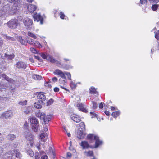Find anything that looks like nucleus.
Segmentation results:
<instances>
[{
	"mask_svg": "<svg viewBox=\"0 0 159 159\" xmlns=\"http://www.w3.org/2000/svg\"><path fill=\"white\" fill-rule=\"evenodd\" d=\"M18 5V4L17 5L16 3H14L12 7L10 8L9 4L5 5L0 11V17L6 14H13L19 9Z\"/></svg>",
	"mask_w": 159,
	"mask_h": 159,
	"instance_id": "obj_1",
	"label": "nucleus"
},
{
	"mask_svg": "<svg viewBox=\"0 0 159 159\" xmlns=\"http://www.w3.org/2000/svg\"><path fill=\"white\" fill-rule=\"evenodd\" d=\"M37 98L38 102L35 103L34 106L38 109L40 108L41 105L45 104L47 102L46 97L43 93L40 92L37 93Z\"/></svg>",
	"mask_w": 159,
	"mask_h": 159,
	"instance_id": "obj_2",
	"label": "nucleus"
},
{
	"mask_svg": "<svg viewBox=\"0 0 159 159\" xmlns=\"http://www.w3.org/2000/svg\"><path fill=\"white\" fill-rule=\"evenodd\" d=\"M87 139L90 143L95 141V145L92 148H96L102 144V141L100 140L98 136L93 134H89L87 136Z\"/></svg>",
	"mask_w": 159,
	"mask_h": 159,
	"instance_id": "obj_3",
	"label": "nucleus"
},
{
	"mask_svg": "<svg viewBox=\"0 0 159 159\" xmlns=\"http://www.w3.org/2000/svg\"><path fill=\"white\" fill-rule=\"evenodd\" d=\"M36 116L38 118H40L41 119L43 120L44 123L45 124H48V122L50 121L52 118V116L50 115L46 116L45 113L44 112H41L38 111L36 113Z\"/></svg>",
	"mask_w": 159,
	"mask_h": 159,
	"instance_id": "obj_4",
	"label": "nucleus"
},
{
	"mask_svg": "<svg viewBox=\"0 0 159 159\" xmlns=\"http://www.w3.org/2000/svg\"><path fill=\"white\" fill-rule=\"evenodd\" d=\"M23 22L26 29L29 30L34 29L33 27V21L31 19L28 18H25L23 19Z\"/></svg>",
	"mask_w": 159,
	"mask_h": 159,
	"instance_id": "obj_5",
	"label": "nucleus"
},
{
	"mask_svg": "<svg viewBox=\"0 0 159 159\" xmlns=\"http://www.w3.org/2000/svg\"><path fill=\"white\" fill-rule=\"evenodd\" d=\"M5 155L7 156L9 155L8 157H10L15 155L16 157L20 158L21 156L19 150L17 149H14L12 151H9L7 153H6Z\"/></svg>",
	"mask_w": 159,
	"mask_h": 159,
	"instance_id": "obj_6",
	"label": "nucleus"
},
{
	"mask_svg": "<svg viewBox=\"0 0 159 159\" xmlns=\"http://www.w3.org/2000/svg\"><path fill=\"white\" fill-rule=\"evenodd\" d=\"M18 21L16 19L11 20L7 24L8 26L11 28L15 29L16 28L18 24Z\"/></svg>",
	"mask_w": 159,
	"mask_h": 159,
	"instance_id": "obj_7",
	"label": "nucleus"
},
{
	"mask_svg": "<svg viewBox=\"0 0 159 159\" xmlns=\"http://www.w3.org/2000/svg\"><path fill=\"white\" fill-rule=\"evenodd\" d=\"M13 112L11 110H9L3 113L1 116L2 117L5 119H10L13 116Z\"/></svg>",
	"mask_w": 159,
	"mask_h": 159,
	"instance_id": "obj_8",
	"label": "nucleus"
},
{
	"mask_svg": "<svg viewBox=\"0 0 159 159\" xmlns=\"http://www.w3.org/2000/svg\"><path fill=\"white\" fill-rule=\"evenodd\" d=\"M33 16L35 21L36 20L37 22L40 21V24H43V18L39 13H36L34 14Z\"/></svg>",
	"mask_w": 159,
	"mask_h": 159,
	"instance_id": "obj_9",
	"label": "nucleus"
},
{
	"mask_svg": "<svg viewBox=\"0 0 159 159\" xmlns=\"http://www.w3.org/2000/svg\"><path fill=\"white\" fill-rule=\"evenodd\" d=\"M34 136L30 133H28L26 135L25 137L26 139L30 142V144L32 147L34 144Z\"/></svg>",
	"mask_w": 159,
	"mask_h": 159,
	"instance_id": "obj_10",
	"label": "nucleus"
},
{
	"mask_svg": "<svg viewBox=\"0 0 159 159\" xmlns=\"http://www.w3.org/2000/svg\"><path fill=\"white\" fill-rule=\"evenodd\" d=\"M65 72H63L62 71L57 69H56L54 72L53 73L56 75H58L60 78H65Z\"/></svg>",
	"mask_w": 159,
	"mask_h": 159,
	"instance_id": "obj_11",
	"label": "nucleus"
},
{
	"mask_svg": "<svg viewBox=\"0 0 159 159\" xmlns=\"http://www.w3.org/2000/svg\"><path fill=\"white\" fill-rule=\"evenodd\" d=\"M70 117L76 123L79 122L81 121L80 119L79 116L75 114L71 115Z\"/></svg>",
	"mask_w": 159,
	"mask_h": 159,
	"instance_id": "obj_12",
	"label": "nucleus"
},
{
	"mask_svg": "<svg viewBox=\"0 0 159 159\" xmlns=\"http://www.w3.org/2000/svg\"><path fill=\"white\" fill-rule=\"evenodd\" d=\"M80 145L82 147L83 149H88L90 147L88 142L85 141H82Z\"/></svg>",
	"mask_w": 159,
	"mask_h": 159,
	"instance_id": "obj_13",
	"label": "nucleus"
},
{
	"mask_svg": "<svg viewBox=\"0 0 159 159\" xmlns=\"http://www.w3.org/2000/svg\"><path fill=\"white\" fill-rule=\"evenodd\" d=\"M48 60H49L52 63L56 64L57 65L60 64V62L54 59L52 56L48 55Z\"/></svg>",
	"mask_w": 159,
	"mask_h": 159,
	"instance_id": "obj_14",
	"label": "nucleus"
},
{
	"mask_svg": "<svg viewBox=\"0 0 159 159\" xmlns=\"http://www.w3.org/2000/svg\"><path fill=\"white\" fill-rule=\"evenodd\" d=\"M47 134L46 133H42L40 135L39 140L42 142H45L47 140Z\"/></svg>",
	"mask_w": 159,
	"mask_h": 159,
	"instance_id": "obj_15",
	"label": "nucleus"
},
{
	"mask_svg": "<svg viewBox=\"0 0 159 159\" xmlns=\"http://www.w3.org/2000/svg\"><path fill=\"white\" fill-rule=\"evenodd\" d=\"M84 105L82 103H78L76 106L79 110L85 113H87V110L84 107Z\"/></svg>",
	"mask_w": 159,
	"mask_h": 159,
	"instance_id": "obj_16",
	"label": "nucleus"
},
{
	"mask_svg": "<svg viewBox=\"0 0 159 159\" xmlns=\"http://www.w3.org/2000/svg\"><path fill=\"white\" fill-rule=\"evenodd\" d=\"M37 8L36 6L33 4H29L28 6L29 11L31 13H33Z\"/></svg>",
	"mask_w": 159,
	"mask_h": 159,
	"instance_id": "obj_17",
	"label": "nucleus"
},
{
	"mask_svg": "<svg viewBox=\"0 0 159 159\" xmlns=\"http://www.w3.org/2000/svg\"><path fill=\"white\" fill-rule=\"evenodd\" d=\"M84 130H82L79 129L77 132V137L81 139L84 138L85 136V134L83 133V131Z\"/></svg>",
	"mask_w": 159,
	"mask_h": 159,
	"instance_id": "obj_18",
	"label": "nucleus"
},
{
	"mask_svg": "<svg viewBox=\"0 0 159 159\" xmlns=\"http://www.w3.org/2000/svg\"><path fill=\"white\" fill-rule=\"evenodd\" d=\"M2 77L4 78L5 80L8 81L9 83L13 84L14 83L15 81L11 78H9L5 74H3L2 75Z\"/></svg>",
	"mask_w": 159,
	"mask_h": 159,
	"instance_id": "obj_19",
	"label": "nucleus"
},
{
	"mask_svg": "<svg viewBox=\"0 0 159 159\" xmlns=\"http://www.w3.org/2000/svg\"><path fill=\"white\" fill-rule=\"evenodd\" d=\"M16 66L19 68H22L25 69L26 67V65L23 62H18L16 64Z\"/></svg>",
	"mask_w": 159,
	"mask_h": 159,
	"instance_id": "obj_20",
	"label": "nucleus"
},
{
	"mask_svg": "<svg viewBox=\"0 0 159 159\" xmlns=\"http://www.w3.org/2000/svg\"><path fill=\"white\" fill-rule=\"evenodd\" d=\"M30 122L31 123L35 125L39 124V121L35 117H32L30 119Z\"/></svg>",
	"mask_w": 159,
	"mask_h": 159,
	"instance_id": "obj_21",
	"label": "nucleus"
},
{
	"mask_svg": "<svg viewBox=\"0 0 159 159\" xmlns=\"http://www.w3.org/2000/svg\"><path fill=\"white\" fill-rule=\"evenodd\" d=\"M16 138V136L13 134H9L7 136V138L8 140L12 141L14 140Z\"/></svg>",
	"mask_w": 159,
	"mask_h": 159,
	"instance_id": "obj_22",
	"label": "nucleus"
},
{
	"mask_svg": "<svg viewBox=\"0 0 159 159\" xmlns=\"http://www.w3.org/2000/svg\"><path fill=\"white\" fill-rule=\"evenodd\" d=\"M59 83L60 84L63 85H65L66 83V78H60L59 80Z\"/></svg>",
	"mask_w": 159,
	"mask_h": 159,
	"instance_id": "obj_23",
	"label": "nucleus"
},
{
	"mask_svg": "<svg viewBox=\"0 0 159 159\" xmlns=\"http://www.w3.org/2000/svg\"><path fill=\"white\" fill-rule=\"evenodd\" d=\"M19 40L21 43L23 45H26L27 42L25 40L22 39L21 36H19Z\"/></svg>",
	"mask_w": 159,
	"mask_h": 159,
	"instance_id": "obj_24",
	"label": "nucleus"
},
{
	"mask_svg": "<svg viewBox=\"0 0 159 159\" xmlns=\"http://www.w3.org/2000/svg\"><path fill=\"white\" fill-rule=\"evenodd\" d=\"M39 126V124L33 125L32 128V130L34 132H37L38 131Z\"/></svg>",
	"mask_w": 159,
	"mask_h": 159,
	"instance_id": "obj_25",
	"label": "nucleus"
},
{
	"mask_svg": "<svg viewBox=\"0 0 159 159\" xmlns=\"http://www.w3.org/2000/svg\"><path fill=\"white\" fill-rule=\"evenodd\" d=\"M120 114V112L118 111L112 113V116L114 118H116Z\"/></svg>",
	"mask_w": 159,
	"mask_h": 159,
	"instance_id": "obj_26",
	"label": "nucleus"
},
{
	"mask_svg": "<svg viewBox=\"0 0 159 159\" xmlns=\"http://www.w3.org/2000/svg\"><path fill=\"white\" fill-rule=\"evenodd\" d=\"M10 3H12L14 2V3H16L17 5L18 4V7L19 8H20L19 7L20 5V0H7Z\"/></svg>",
	"mask_w": 159,
	"mask_h": 159,
	"instance_id": "obj_27",
	"label": "nucleus"
},
{
	"mask_svg": "<svg viewBox=\"0 0 159 159\" xmlns=\"http://www.w3.org/2000/svg\"><path fill=\"white\" fill-rule=\"evenodd\" d=\"M27 35L28 36L31 37L34 39H36L37 38V36L34 33L30 31L28 32Z\"/></svg>",
	"mask_w": 159,
	"mask_h": 159,
	"instance_id": "obj_28",
	"label": "nucleus"
},
{
	"mask_svg": "<svg viewBox=\"0 0 159 159\" xmlns=\"http://www.w3.org/2000/svg\"><path fill=\"white\" fill-rule=\"evenodd\" d=\"M80 126V127L79 128V129H81V130H85V125L84 124V122H81L80 124H79Z\"/></svg>",
	"mask_w": 159,
	"mask_h": 159,
	"instance_id": "obj_29",
	"label": "nucleus"
},
{
	"mask_svg": "<svg viewBox=\"0 0 159 159\" xmlns=\"http://www.w3.org/2000/svg\"><path fill=\"white\" fill-rule=\"evenodd\" d=\"M58 15L61 19H66L65 17H66V16L64 14V13L62 11H60Z\"/></svg>",
	"mask_w": 159,
	"mask_h": 159,
	"instance_id": "obj_30",
	"label": "nucleus"
},
{
	"mask_svg": "<svg viewBox=\"0 0 159 159\" xmlns=\"http://www.w3.org/2000/svg\"><path fill=\"white\" fill-rule=\"evenodd\" d=\"M84 154L86 156H93V151H89L88 152H85Z\"/></svg>",
	"mask_w": 159,
	"mask_h": 159,
	"instance_id": "obj_31",
	"label": "nucleus"
},
{
	"mask_svg": "<svg viewBox=\"0 0 159 159\" xmlns=\"http://www.w3.org/2000/svg\"><path fill=\"white\" fill-rule=\"evenodd\" d=\"M26 42L28 43L31 45H33L34 43L33 39L30 38H27Z\"/></svg>",
	"mask_w": 159,
	"mask_h": 159,
	"instance_id": "obj_32",
	"label": "nucleus"
},
{
	"mask_svg": "<svg viewBox=\"0 0 159 159\" xmlns=\"http://www.w3.org/2000/svg\"><path fill=\"white\" fill-rule=\"evenodd\" d=\"M147 2V0H140L139 5L140 6H142V5H145L146 4Z\"/></svg>",
	"mask_w": 159,
	"mask_h": 159,
	"instance_id": "obj_33",
	"label": "nucleus"
},
{
	"mask_svg": "<svg viewBox=\"0 0 159 159\" xmlns=\"http://www.w3.org/2000/svg\"><path fill=\"white\" fill-rule=\"evenodd\" d=\"M33 45L34 46L37 47L39 48H41L42 47V45L40 44V43L38 41H35L34 44Z\"/></svg>",
	"mask_w": 159,
	"mask_h": 159,
	"instance_id": "obj_34",
	"label": "nucleus"
},
{
	"mask_svg": "<svg viewBox=\"0 0 159 159\" xmlns=\"http://www.w3.org/2000/svg\"><path fill=\"white\" fill-rule=\"evenodd\" d=\"M159 7V5L158 4L152 5L151 7L152 9L154 11H156Z\"/></svg>",
	"mask_w": 159,
	"mask_h": 159,
	"instance_id": "obj_35",
	"label": "nucleus"
},
{
	"mask_svg": "<svg viewBox=\"0 0 159 159\" xmlns=\"http://www.w3.org/2000/svg\"><path fill=\"white\" fill-rule=\"evenodd\" d=\"M89 91V93L91 94H96V89L93 87H91Z\"/></svg>",
	"mask_w": 159,
	"mask_h": 159,
	"instance_id": "obj_36",
	"label": "nucleus"
},
{
	"mask_svg": "<svg viewBox=\"0 0 159 159\" xmlns=\"http://www.w3.org/2000/svg\"><path fill=\"white\" fill-rule=\"evenodd\" d=\"M27 151L28 153L29 154V155L31 157H33L34 155V153L33 151L30 149L27 150V149H25Z\"/></svg>",
	"mask_w": 159,
	"mask_h": 159,
	"instance_id": "obj_37",
	"label": "nucleus"
},
{
	"mask_svg": "<svg viewBox=\"0 0 159 159\" xmlns=\"http://www.w3.org/2000/svg\"><path fill=\"white\" fill-rule=\"evenodd\" d=\"M5 56L8 59H12L13 58H14V56L13 54H11V55H7L6 54H5Z\"/></svg>",
	"mask_w": 159,
	"mask_h": 159,
	"instance_id": "obj_38",
	"label": "nucleus"
},
{
	"mask_svg": "<svg viewBox=\"0 0 159 159\" xmlns=\"http://www.w3.org/2000/svg\"><path fill=\"white\" fill-rule=\"evenodd\" d=\"M92 108L93 109H96L98 107V104L97 103L95 102H92Z\"/></svg>",
	"mask_w": 159,
	"mask_h": 159,
	"instance_id": "obj_39",
	"label": "nucleus"
},
{
	"mask_svg": "<svg viewBox=\"0 0 159 159\" xmlns=\"http://www.w3.org/2000/svg\"><path fill=\"white\" fill-rule=\"evenodd\" d=\"M64 68L68 70L70 69L73 68V66L71 65L66 64Z\"/></svg>",
	"mask_w": 159,
	"mask_h": 159,
	"instance_id": "obj_40",
	"label": "nucleus"
},
{
	"mask_svg": "<svg viewBox=\"0 0 159 159\" xmlns=\"http://www.w3.org/2000/svg\"><path fill=\"white\" fill-rule=\"evenodd\" d=\"M33 77L35 79L40 80L42 79V77L39 75H33Z\"/></svg>",
	"mask_w": 159,
	"mask_h": 159,
	"instance_id": "obj_41",
	"label": "nucleus"
},
{
	"mask_svg": "<svg viewBox=\"0 0 159 159\" xmlns=\"http://www.w3.org/2000/svg\"><path fill=\"white\" fill-rule=\"evenodd\" d=\"M40 144L39 143H37L36 145V148H37V149L39 151L40 153L43 154V152L44 153V152L40 151V150L41 149V148H40Z\"/></svg>",
	"mask_w": 159,
	"mask_h": 159,
	"instance_id": "obj_42",
	"label": "nucleus"
},
{
	"mask_svg": "<svg viewBox=\"0 0 159 159\" xmlns=\"http://www.w3.org/2000/svg\"><path fill=\"white\" fill-rule=\"evenodd\" d=\"M70 85L71 88L72 89H75L76 87V84L75 83L72 81L70 83Z\"/></svg>",
	"mask_w": 159,
	"mask_h": 159,
	"instance_id": "obj_43",
	"label": "nucleus"
},
{
	"mask_svg": "<svg viewBox=\"0 0 159 159\" xmlns=\"http://www.w3.org/2000/svg\"><path fill=\"white\" fill-rule=\"evenodd\" d=\"M46 152L48 154V153L53 154V152L52 148L51 147H50L49 148V150H46Z\"/></svg>",
	"mask_w": 159,
	"mask_h": 159,
	"instance_id": "obj_44",
	"label": "nucleus"
},
{
	"mask_svg": "<svg viewBox=\"0 0 159 159\" xmlns=\"http://www.w3.org/2000/svg\"><path fill=\"white\" fill-rule=\"evenodd\" d=\"M53 102V100L52 99H50L48 101L46 102L47 105L49 106L51 105Z\"/></svg>",
	"mask_w": 159,
	"mask_h": 159,
	"instance_id": "obj_45",
	"label": "nucleus"
},
{
	"mask_svg": "<svg viewBox=\"0 0 159 159\" xmlns=\"http://www.w3.org/2000/svg\"><path fill=\"white\" fill-rule=\"evenodd\" d=\"M5 37H6V39H7L9 41L11 40V41H13L15 40V39L13 37H11L9 36H8L7 35Z\"/></svg>",
	"mask_w": 159,
	"mask_h": 159,
	"instance_id": "obj_46",
	"label": "nucleus"
},
{
	"mask_svg": "<svg viewBox=\"0 0 159 159\" xmlns=\"http://www.w3.org/2000/svg\"><path fill=\"white\" fill-rule=\"evenodd\" d=\"M30 51L34 53H37L38 51L37 50L34 48L32 47L30 49Z\"/></svg>",
	"mask_w": 159,
	"mask_h": 159,
	"instance_id": "obj_47",
	"label": "nucleus"
},
{
	"mask_svg": "<svg viewBox=\"0 0 159 159\" xmlns=\"http://www.w3.org/2000/svg\"><path fill=\"white\" fill-rule=\"evenodd\" d=\"M155 37L157 40L159 39V31L158 30L156 33H155Z\"/></svg>",
	"mask_w": 159,
	"mask_h": 159,
	"instance_id": "obj_48",
	"label": "nucleus"
},
{
	"mask_svg": "<svg viewBox=\"0 0 159 159\" xmlns=\"http://www.w3.org/2000/svg\"><path fill=\"white\" fill-rule=\"evenodd\" d=\"M90 114L92 118L97 117V115L94 113V112H91Z\"/></svg>",
	"mask_w": 159,
	"mask_h": 159,
	"instance_id": "obj_49",
	"label": "nucleus"
},
{
	"mask_svg": "<svg viewBox=\"0 0 159 159\" xmlns=\"http://www.w3.org/2000/svg\"><path fill=\"white\" fill-rule=\"evenodd\" d=\"M66 75H67V76L68 78L70 80H71V75L70 73L67 72H65Z\"/></svg>",
	"mask_w": 159,
	"mask_h": 159,
	"instance_id": "obj_50",
	"label": "nucleus"
},
{
	"mask_svg": "<svg viewBox=\"0 0 159 159\" xmlns=\"http://www.w3.org/2000/svg\"><path fill=\"white\" fill-rule=\"evenodd\" d=\"M48 55H45V54L44 53H42L41 55V56L44 59H47V60H48Z\"/></svg>",
	"mask_w": 159,
	"mask_h": 159,
	"instance_id": "obj_51",
	"label": "nucleus"
},
{
	"mask_svg": "<svg viewBox=\"0 0 159 159\" xmlns=\"http://www.w3.org/2000/svg\"><path fill=\"white\" fill-rule=\"evenodd\" d=\"M35 159H40L39 154L38 152H36L35 153Z\"/></svg>",
	"mask_w": 159,
	"mask_h": 159,
	"instance_id": "obj_52",
	"label": "nucleus"
},
{
	"mask_svg": "<svg viewBox=\"0 0 159 159\" xmlns=\"http://www.w3.org/2000/svg\"><path fill=\"white\" fill-rule=\"evenodd\" d=\"M27 101L25 100L23 101H21L19 102V103L21 105H25L26 104Z\"/></svg>",
	"mask_w": 159,
	"mask_h": 159,
	"instance_id": "obj_53",
	"label": "nucleus"
},
{
	"mask_svg": "<svg viewBox=\"0 0 159 159\" xmlns=\"http://www.w3.org/2000/svg\"><path fill=\"white\" fill-rule=\"evenodd\" d=\"M52 80L53 82H55L57 81L58 79L57 77H54L52 78Z\"/></svg>",
	"mask_w": 159,
	"mask_h": 159,
	"instance_id": "obj_54",
	"label": "nucleus"
},
{
	"mask_svg": "<svg viewBox=\"0 0 159 159\" xmlns=\"http://www.w3.org/2000/svg\"><path fill=\"white\" fill-rule=\"evenodd\" d=\"M53 90L55 92H58L59 91V89L58 88L56 87L54 88Z\"/></svg>",
	"mask_w": 159,
	"mask_h": 159,
	"instance_id": "obj_55",
	"label": "nucleus"
},
{
	"mask_svg": "<svg viewBox=\"0 0 159 159\" xmlns=\"http://www.w3.org/2000/svg\"><path fill=\"white\" fill-rule=\"evenodd\" d=\"M41 159H47L48 157L46 155H43L41 156Z\"/></svg>",
	"mask_w": 159,
	"mask_h": 159,
	"instance_id": "obj_56",
	"label": "nucleus"
},
{
	"mask_svg": "<svg viewBox=\"0 0 159 159\" xmlns=\"http://www.w3.org/2000/svg\"><path fill=\"white\" fill-rule=\"evenodd\" d=\"M103 106L102 103L101 102L99 105V107L100 108L102 109L103 108Z\"/></svg>",
	"mask_w": 159,
	"mask_h": 159,
	"instance_id": "obj_57",
	"label": "nucleus"
},
{
	"mask_svg": "<svg viewBox=\"0 0 159 159\" xmlns=\"http://www.w3.org/2000/svg\"><path fill=\"white\" fill-rule=\"evenodd\" d=\"M71 154L70 152H68L67 153V157L70 158L71 156Z\"/></svg>",
	"mask_w": 159,
	"mask_h": 159,
	"instance_id": "obj_58",
	"label": "nucleus"
},
{
	"mask_svg": "<svg viewBox=\"0 0 159 159\" xmlns=\"http://www.w3.org/2000/svg\"><path fill=\"white\" fill-rule=\"evenodd\" d=\"M43 129L45 131H47L48 130V127L47 126H44Z\"/></svg>",
	"mask_w": 159,
	"mask_h": 159,
	"instance_id": "obj_59",
	"label": "nucleus"
},
{
	"mask_svg": "<svg viewBox=\"0 0 159 159\" xmlns=\"http://www.w3.org/2000/svg\"><path fill=\"white\" fill-rule=\"evenodd\" d=\"M105 113L107 116H109L110 115V112L108 111H105Z\"/></svg>",
	"mask_w": 159,
	"mask_h": 159,
	"instance_id": "obj_60",
	"label": "nucleus"
},
{
	"mask_svg": "<svg viewBox=\"0 0 159 159\" xmlns=\"http://www.w3.org/2000/svg\"><path fill=\"white\" fill-rule=\"evenodd\" d=\"M3 152V148H2L0 147V155Z\"/></svg>",
	"mask_w": 159,
	"mask_h": 159,
	"instance_id": "obj_61",
	"label": "nucleus"
},
{
	"mask_svg": "<svg viewBox=\"0 0 159 159\" xmlns=\"http://www.w3.org/2000/svg\"><path fill=\"white\" fill-rule=\"evenodd\" d=\"M28 126V123L27 122H25L24 123V126L25 127H27Z\"/></svg>",
	"mask_w": 159,
	"mask_h": 159,
	"instance_id": "obj_62",
	"label": "nucleus"
},
{
	"mask_svg": "<svg viewBox=\"0 0 159 159\" xmlns=\"http://www.w3.org/2000/svg\"><path fill=\"white\" fill-rule=\"evenodd\" d=\"M3 138L1 137V134L0 133V142L3 140Z\"/></svg>",
	"mask_w": 159,
	"mask_h": 159,
	"instance_id": "obj_63",
	"label": "nucleus"
},
{
	"mask_svg": "<svg viewBox=\"0 0 159 159\" xmlns=\"http://www.w3.org/2000/svg\"><path fill=\"white\" fill-rule=\"evenodd\" d=\"M115 107H114L111 106V109L112 111L114 110H115Z\"/></svg>",
	"mask_w": 159,
	"mask_h": 159,
	"instance_id": "obj_64",
	"label": "nucleus"
}]
</instances>
